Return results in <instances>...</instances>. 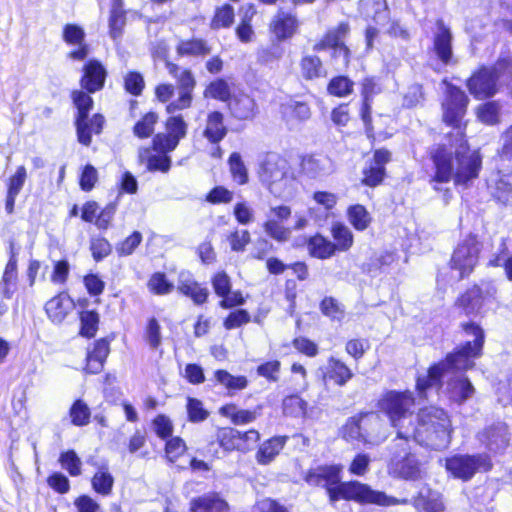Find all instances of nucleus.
Instances as JSON below:
<instances>
[{"mask_svg": "<svg viewBox=\"0 0 512 512\" xmlns=\"http://www.w3.org/2000/svg\"><path fill=\"white\" fill-rule=\"evenodd\" d=\"M458 142L454 153L443 143L434 145L427 152L434 170L429 177V183L435 191L440 190V184L450 181L455 186L467 188L480 176L483 168L480 150L472 149L467 137L458 139Z\"/></svg>", "mask_w": 512, "mask_h": 512, "instance_id": "7ed1b4c3", "label": "nucleus"}, {"mask_svg": "<svg viewBox=\"0 0 512 512\" xmlns=\"http://www.w3.org/2000/svg\"><path fill=\"white\" fill-rule=\"evenodd\" d=\"M224 317L222 325L225 330H234L252 321L250 313L243 308L235 307Z\"/></svg>", "mask_w": 512, "mask_h": 512, "instance_id": "052dcab7", "label": "nucleus"}, {"mask_svg": "<svg viewBox=\"0 0 512 512\" xmlns=\"http://www.w3.org/2000/svg\"><path fill=\"white\" fill-rule=\"evenodd\" d=\"M454 428L448 412L436 405L420 407L415 415L410 440L430 450L442 451L449 447Z\"/></svg>", "mask_w": 512, "mask_h": 512, "instance_id": "39448f33", "label": "nucleus"}, {"mask_svg": "<svg viewBox=\"0 0 512 512\" xmlns=\"http://www.w3.org/2000/svg\"><path fill=\"white\" fill-rule=\"evenodd\" d=\"M354 90V82L347 76L338 75L330 79L327 84V92L335 97H346Z\"/></svg>", "mask_w": 512, "mask_h": 512, "instance_id": "bf43d9fd", "label": "nucleus"}, {"mask_svg": "<svg viewBox=\"0 0 512 512\" xmlns=\"http://www.w3.org/2000/svg\"><path fill=\"white\" fill-rule=\"evenodd\" d=\"M187 451V445L180 436H171L165 440L164 454L167 461L175 463Z\"/></svg>", "mask_w": 512, "mask_h": 512, "instance_id": "69168bd1", "label": "nucleus"}, {"mask_svg": "<svg viewBox=\"0 0 512 512\" xmlns=\"http://www.w3.org/2000/svg\"><path fill=\"white\" fill-rule=\"evenodd\" d=\"M227 163L232 181L239 186L246 185L249 182V173L240 153L232 152Z\"/></svg>", "mask_w": 512, "mask_h": 512, "instance_id": "49530a36", "label": "nucleus"}, {"mask_svg": "<svg viewBox=\"0 0 512 512\" xmlns=\"http://www.w3.org/2000/svg\"><path fill=\"white\" fill-rule=\"evenodd\" d=\"M469 102L468 96L461 88L453 84L447 86L441 102V119L446 126L457 131V139L467 137L469 120L465 117Z\"/></svg>", "mask_w": 512, "mask_h": 512, "instance_id": "9d476101", "label": "nucleus"}, {"mask_svg": "<svg viewBox=\"0 0 512 512\" xmlns=\"http://www.w3.org/2000/svg\"><path fill=\"white\" fill-rule=\"evenodd\" d=\"M91 486L95 493L109 496L113 491L114 477L107 467L98 469L91 478Z\"/></svg>", "mask_w": 512, "mask_h": 512, "instance_id": "de8ad7c7", "label": "nucleus"}, {"mask_svg": "<svg viewBox=\"0 0 512 512\" xmlns=\"http://www.w3.org/2000/svg\"><path fill=\"white\" fill-rule=\"evenodd\" d=\"M58 462L71 477H78L82 474V461L75 450L68 449L62 451Z\"/></svg>", "mask_w": 512, "mask_h": 512, "instance_id": "13d9d810", "label": "nucleus"}, {"mask_svg": "<svg viewBox=\"0 0 512 512\" xmlns=\"http://www.w3.org/2000/svg\"><path fill=\"white\" fill-rule=\"evenodd\" d=\"M481 442L493 454H503L510 445V435L506 424H493L482 432Z\"/></svg>", "mask_w": 512, "mask_h": 512, "instance_id": "393cba45", "label": "nucleus"}, {"mask_svg": "<svg viewBox=\"0 0 512 512\" xmlns=\"http://www.w3.org/2000/svg\"><path fill=\"white\" fill-rule=\"evenodd\" d=\"M416 404L414 393L409 389H385L376 399V412L384 416L389 425L397 431L402 423L412 415Z\"/></svg>", "mask_w": 512, "mask_h": 512, "instance_id": "0eeeda50", "label": "nucleus"}, {"mask_svg": "<svg viewBox=\"0 0 512 512\" xmlns=\"http://www.w3.org/2000/svg\"><path fill=\"white\" fill-rule=\"evenodd\" d=\"M437 30L434 35V51L439 60L443 63H448L452 60V33L450 29L445 26L442 20L436 23Z\"/></svg>", "mask_w": 512, "mask_h": 512, "instance_id": "2f4dec72", "label": "nucleus"}, {"mask_svg": "<svg viewBox=\"0 0 512 512\" xmlns=\"http://www.w3.org/2000/svg\"><path fill=\"white\" fill-rule=\"evenodd\" d=\"M228 103L232 116L241 121L253 119L258 112L254 98L245 93L234 96Z\"/></svg>", "mask_w": 512, "mask_h": 512, "instance_id": "473e14b6", "label": "nucleus"}, {"mask_svg": "<svg viewBox=\"0 0 512 512\" xmlns=\"http://www.w3.org/2000/svg\"><path fill=\"white\" fill-rule=\"evenodd\" d=\"M412 505L416 512H444L445 510L441 495L433 493L430 489L427 495L417 493L412 498Z\"/></svg>", "mask_w": 512, "mask_h": 512, "instance_id": "a19ab883", "label": "nucleus"}, {"mask_svg": "<svg viewBox=\"0 0 512 512\" xmlns=\"http://www.w3.org/2000/svg\"><path fill=\"white\" fill-rule=\"evenodd\" d=\"M210 284L216 297L218 306L224 310L241 307L246 303V297L241 290L232 289V279L225 270H218L210 277Z\"/></svg>", "mask_w": 512, "mask_h": 512, "instance_id": "a211bd4d", "label": "nucleus"}, {"mask_svg": "<svg viewBox=\"0 0 512 512\" xmlns=\"http://www.w3.org/2000/svg\"><path fill=\"white\" fill-rule=\"evenodd\" d=\"M226 240L231 251L237 253L244 252L251 242V234L247 229L235 228L226 235Z\"/></svg>", "mask_w": 512, "mask_h": 512, "instance_id": "338daca9", "label": "nucleus"}, {"mask_svg": "<svg viewBox=\"0 0 512 512\" xmlns=\"http://www.w3.org/2000/svg\"><path fill=\"white\" fill-rule=\"evenodd\" d=\"M213 376L215 383L225 388L229 396L246 389L249 385L248 378L245 375H232L225 369L215 370Z\"/></svg>", "mask_w": 512, "mask_h": 512, "instance_id": "4c0bfd02", "label": "nucleus"}, {"mask_svg": "<svg viewBox=\"0 0 512 512\" xmlns=\"http://www.w3.org/2000/svg\"><path fill=\"white\" fill-rule=\"evenodd\" d=\"M375 420L374 411H359L345 420L339 428V437L347 443L370 444L372 434L375 432L373 427Z\"/></svg>", "mask_w": 512, "mask_h": 512, "instance_id": "2eb2a0df", "label": "nucleus"}, {"mask_svg": "<svg viewBox=\"0 0 512 512\" xmlns=\"http://www.w3.org/2000/svg\"><path fill=\"white\" fill-rule=\"evenodd\" d=\"M306 247L309 256L319 260L330 259L336 254L332 241L321 233H315L308 237Z\"/></svg>", "mask_w": 512, "mask_h": 512, "instance_id": "f704fd0d", "label": "nucleus"}, {"mask_svg": "<svg viewBox=\"0 0 512 512\" xmlns=\"http://www.w3.org/2000/svg\"><path fill=\"white\" fill-rule=\"evenodd\" d=\"M204 98H212L220 102L231 101V87L224 78H217L211 81L203 91Z\"/></svg>", "mask_w": 512, "mask_h": 512, "instance_id": "09e8293b", "label": "nucleus"}, {"mask_svg": "<svg viewBox=\"0 0 512 512\" xmlns=\"http://www.w3.org/2000/svg\"><path fill=\"white\" fill-rule=\"evenodd\" d=\"M126 24L125 11L122 0H113L109 17L110 35L113 39L121 36L122 30Z\"/></svg>", "mask_w": 512, "mask_h": 512, "instance_id": "864d4df0", "label": "nucleus"}, {"mask_svg": "<svg viewBox=\"0 0 512 512\" xmlns=\"http://www.w3.org/2000/svg\"><path fill=\"white\" fill-rule=\"evenodd\" d=\"M342 466L322 464L310 467L303 475V481L310 487L325 489L330 503L340 500L353 501L360 505L382 507L407 505L406 498H396L383 491L373 490L368 484L357 480L341 481Z\"/></svg>", "mask_w": 512, "mask_h": 512, "instance_id": "f257e3e1", "label": "nucleus"}, {"mask_svg": "<svg viewBox=\"0 0 512 512\" xmlns=\"http://www.w3.org/2000/svg\"><path fill=\"white\" fill-rule=\"evenodd\" d=\"M78 318L80 322L78 334L86 339L94 338L99 329V313L94 309L82 310L79 312Z\"/></svg>", "mask_w": 512, "mask_h": 512, "instance_id": "c03bdc74", "label": "nucleus"}, {"mask_svg": "<svg viewBox=\"0 0 512 512\" xmlns=\"http://www.w3.org/2000/svg\"><path fill=\"white\" fill-rule=\"evenodd\" d=\"M477 119L488 126L500 122V105L497 101H487L477 106L475 110Z\"/></svg>", "mask_w": 512, "mask_h": 512, "instance_id": "3c124183", "label": "nucleus"}, {"mask_svg": "<svg viewBox=\"0 0 512 512\" xmlns=\"http://www.w3.org/2000/svg\"><path fill=\"white\" fill-rule=\"evenodd\" d=\"M330 234L333 238L332 245L336 253L349 251L354 244L352 231L343 222L336 221L330 227Z\"/></svg>", "mask_w": 512, "mask_h": 512, "instance_id": "ea45409f", "label": "nucleus"}, {"mask_svg": "<svg viewBox=\"0 0 512 512\" xmlns=\"http://www.w3.org/2000/svg\"><path fill=\"white\" fill-rule=\"evenodd\" d=\"M72 307V300L66 293H58L45 303V312L54 323L65 320Z\"/></svg>", "mask_w": 512, "mask_h": 512, "instance_id": "72a5a7b5", "label": "nucleus"}, {"mask_svg": "<svg viewBox=\"0 0 512 512\" xmlns=\"http://www.w3.org/2000/svg\"><path fill=\"white\" fill-rule=\"evenodd\" d=\"M324 170L321 159L317 158L315 154H304L299 159V173L310 179L320 177Z\"/></svg>", "mask_w": 512, "mask_h": 512, "instance_id": "5fc2aeb1", "label": "nucleus"}, {"mask_svg": "<svg viewBox=\"0 0 512 512\" xmlns=\"http://www.w3.org/2000/svg\"><path fill=\"white\" fill-rule=\"evenodd\" d=\"M68 415L70 417V423L76 427H83L91 421V409L83 399H76L72 402Z\"/></svg>", "mask_w": 512, "mask_h": 512, "instance_id": "8fccbe9b", "label": "nucleus"}, {"mask_svg": "<svg viewBox=\"0 0 512 512\" xmlns=\"http://www.w3.org/2000/svg\"><path fill=\"white\" fill-rule=\"evenodd\" d=\"M493 462L487 454H454L445 459L447 473L463 482L470 481L477 472H489Z\"/></svg>", "mask_w": 512, "mask_h": 512, "instance_id": "4468645a", "label": "nucleus"}, {"mask_svg": "<svg viewBox=\"0 0 512 512\" xmlns=\"http://www.w3.org/2000/svg\"><path fill=\"white\" fill-rule=\"evenodd\" d=\"M472 283L460 291L453 301V308L461 316L477 317L483 315L486 303L496 301L498 289L494 281L489 280L482 283Z\"/></svg>", "mask_w": 512, "mask_h": 512, "instance_id": "1a4fd4ad", "label": "nucleus"}, {"mask_svg": "<svg viewBox=\"0 0 512 512\" xmlns=\"http://www.w3.org/2000/svg\"><path fill=\"white\" fill-rule=\"evenodd\" d=\"M319 308L324 316L333 321H341L345 317V307L332 296H325L320 301Z\"/></svg>", "mask_w": 512, "mask_h": 512, "instance_id": "e2e57ef3", "label": "nucleus"}, {"mask_svg": "<svg viewBox=\"0 0 512 512\" xmlns=\"http://www.w3.org/2000/svg\"><path fill=\"white\" fill-rule=\"evenodd\" d=\"M459 330L464 336H472L473 339L457 345L440 361L432 363L427 368L425 376H418L416 378L415 391L419 397L426 398L427 391L433 387L441 389L443 377L446 373L473 369L475 367V360L483 356L486 332L482 325L472 319H468L459 324Z\"/></svg>", "mask_w": 512, "mask_h": 512, "instance_id": "f03ea898", "label": "nucleus"}, {"mask_svg": "<svg viewBox=\"0 0 512 512\" xmlns=\"http://www.w3.org/2000/svg\"><path fill=\"white\" fill-rule=\"evenodd\" d=\"M176 290L179 295L191 300L196 306H203L209 301L210 292L208 288L188 271L179 273Z\"/></svg>", "mask_w": 512, "mask_h": 512, "instance_id": "412c9836", "label": "nucleus"}, {"mask_svg": "<svg viewBox=\"0 0 512 512\" xmlns=\"http://www.w3.org/2000/svg\"><path fill=\"white\" fill-rule=\"evenodd\" d=\"M288 160L277 153H268L261 161L258 177L260 182L273 192V186L285 179L288 174Z\"/></svg>", "mask_w": 512, "mask_h": 512, "instance_id": "aec40b11", "label": "nucleus"}, {"mask_svg": "<svg viewBox=\"0 0 512 512\" xmlns=\"http://www.w3.org/2000/svg\"><path fill=\"white\" fill-rule=\"evenodd\" d=\"M393 161V153L387 147H371L365 155L361 169L360 185L375 189L385 184L388 178L387 166Z\"/></svg>", "mask_w": 512, "mask_h": 512, "instance_id": "f8f14e48", "label": "nucleus"}, {"mask_svg": "<svg viewBox=\"0 0 512 512\" xmlns=\"http://www.w3.org/2000/svg\"><path fill=\"white\" fill-rule=\"evenodd\" d=\"M354 377L353 371L341 359L330 357L324 378L337 386H345Z\"/></svg>", "mask_w": 512, "mask_h": 512, "instance_id": "c9c22d12", "label": "nucleus"}, {"mask_svg": "<svg viewBox=\"0 0 512 512\" xmlns=\"http://www.w3.org/2000/svg\"><path fill=\"white\" fill-rule=\"evenodd\" d=\"M187 419L191 423H201L208 419L210 412L204 407L203 402L195 397L186 399Z\"/></svg>", "mask_w": 512, "mask_h": 512, "instance_id": "680f3d73", "label": "nucleus"}, {"mask_svg": "<svg viewBox=\"0 0 512 512\" xmlns=\"http://www.w3.org/2000/svg\"><path fill=\"white\" fill-rule=\"evenodd\" d=\"M112 340L113 336L101 337L87 348L83 367L85 373L98 374L103 370L111 351Z\"/></svg>", "mask_w": 512, "mask_h": 512, "instance_id": "5701e85b", "label": "nucleus"}, {"mask_svg": "<svg viewBox=\"0 0 512 512\" xmlns=\"http://www.w3.org/2000/svg\"><path fill=\"white\" fill-rule=\"evenodd\" d=\"M411 440L404 431H397L388 447V467L391 473L402 480L418 481L422 479L424 470L421 460L413 451Z\"/></svg>", "mask_w": 512, "mask_h": 512, "instance_id": "423d86ee", "label": "nucleus"}, {"mask_svg": "<svg viewBox=\"0 0 512 512\" xmlns=\"http://www.w3.org/2000/svg\"><path fill=\"white\" fill-rule=\"evenodd\" d=\"M218 412L235 426L247 425L255 422L261 415L262 405H257L253 409H240L236 403L229 402L222 405Z\"/></svg>", "mask_w": 512, "mask_h": 512, "instance_id": "cd10ccee", "label": "nucleus"}, {"mask_svg": "<svg viewBox=\"0 0 512 512\" xmlns=\"http://www.w3.org/2000/svg\"><path fill=\"white\" fill-rule=\"evenodd\" d=\"M228 127L225 124V116L219 110L209 111L206 116L202 136L210 144H220L228 134Z\"/></svg>", "mask_w": 512, "mask_h": 512, "instance_id": "bb28decb", "label": "nucleus"}, {"mask_svg": "<svg viewBox=\"0 0 512 512\" xmlns=\"http://www.w3.org/2000/svg\"><path fill=\"white\" fill-rule=\"evenodd\" d=\"M495 67L479 66L467 79L466 86L474 99L486 100L497 93L499 74Z\"/></svg>", "mask_w": 512, "mask_h": 512, "instance_id": "6ab92c4d", "label": "nucleus"}, {"mask_svg": "<svg viewBox=\"0 0 512 512\" xmlns=\"http://www.w3.org/2000/svg\"><path fill=\"white\" fill-rule=\"evenodd\" d=\"M27 179V170L24 165L16 168L6 181L5 210L7 214H13L15 211L16 198L22 191Z\"/></svg>", "mask_w": 512, "mask_h": 512, "instance_id": "c85d7f7f", "label": "nucleus"}, {"mask_svg": "<svg viewBox=\"0 0 512 512\" xmlns=\"http://www.w3.org/2000/svg\"><path fill=\"white\" fill-rule=\"evenodd\" d=\"M349 25L341 22L335 29L330 30L323 40L316 44L315 51L330 55V60L347 64L350 61V51L343 40L349 33Z\"/></svg>", "mask_w": 512, "mask_h": 512, "instance_id": "f3484780", "label": "nucleus"}, {"mask_svg": "<svg viewBox=\"0 0 512 512\" xmlns=\"http://www.w3.org/2000/svg\"><path fill=\"white\" fill-rule=\"evenodd\" d=\"M260 439V432L255 428L241 431L234 426H218L210 444L217 445L224 454H247L254 450Z\"/></svg>", "mask_w": 512, "mask_h": 512, "instance_id": "9b49d317", "label": "nucleus"}, {"mask_svg": "<svg viewBox=\"0 0 512 512\" xmlns=\"http://www.w3.org/2000/svg\"><path fill=\"white\" fill-rule=\"evenodd\" d=\"M360 8L367 17H371L377 23L386 21L388 17L385 0H361Z\"/></svg>", "mask_w": 512, "mask_h": 512, "instance_id": "4d7b16f0", "label": "nucleus"}, {"mask_svg": "<svg viewBox=\"0 0 512 512\" xmlns=\"http://www.w3.org/2000/svg\"><path fill=\"white\" fill-rule=\"evenodd\" d=\"M163 131L156 133L147 146L138 149L137 161L149 172L168 173L172 167L169 155L187 136L188 123L180 114H169L163 122Z\"/></svg>", "mask_w": 512, "mask_h": 512, "instance_id": "20e7f679", "label": "nucleus"}, {"mask_svg": "<svg viewBox=\"0 0 512 512\" xmlns=\"http://www.w3.org/2000/svg\"><path fill=\"white\" fill-rule=\"evenodd\" d=\"M346 216L349 223L356 231H364L372 223V217L363 204H353L348 206Z\"/></svg>", "mask_w": 512, "mask_h": 512, "instance_id": "a18cd8bd", "label": "nucleus"}, {"mask_svg": "<svg viewBox=\"0 0 512 512\" xmlns=\"http://www.w3.org/2000/svg\"><path fill=\"white\" fill-rule=\"evenodd\" d=\"M146 287L153 296H166L171 294L176 286L164 271H155L147 279Z\"/></svg>", "mask_w": 512, "mask_h": 512, "instance_id": "37998d69", "label": "nucleus"}, {"mask_svg": "<svg viewBox=\"0 0 512 512\" xmlns=\"http://www.w3.org/2000/svg\"><path fill=\"white\" fill-rule=\"evenodd\" d=\"M297 19L294 15L279 12L271 23V29L279 40L290 38L296 31Z\"/></svg>", "mask_w": 512, "mask_h": 512, "instance_id": "79ce46f5", "label": "nucleus"}, {"mask_svg": "<svg viewBox=\"0 0 512 512\" xmlns=\"http://www.w3.org/2000/svg\"><path fill=\"white\" fill-rule=\"evenodd\" d=\"M486 189L495 204L512 209V172H498L496 177L486 180Z\"/></svg>", "mask_w": 512, "mask_h": 512, "instance_id": "b1692460", "label": "nucleus"}, {"mask_svg": "<svg viewBox=\"0 0 512 512\" xmlns=\"http://www.w3.org/2000/svg\"><path fill=\"white\" fill-rule=\"evenodd\" d=\"M117 210V202H109L99 209L94 200L86 201L81 208V219L86 223H93L99 230L106 231L113 221Z\"/></svg>", "mask_w": 512, "mask_h": 512, "instance_id": "4be33fe9", "label": "nucleus"}, {"mask_svg": "<svg viewBox=\"0 0 512 512\" xmlns=\"http://www.w3.org/2000/svg\"><path fill=\"white\" fill-rule=\"evenodd\" d=\"M289 437L273 436L266 439L257 449L255 459L260 465L270 464L284 449Z\"/></svg>", "mask_w": 512, "mask_h": 512, "instance_id": "7c9ffc66", "label": "nucleus"}, {"mask_svg": "<svg viewBox=\"0 0 512 512\" xmlns=\"http://www.w3.org/2000/svg\"><path fill=\"white\" fill-rule=\"evenodd\" d=\"M71 99L76 108L74 125L78 142L83 146H90L93 135H100L105 125V117L101 113H94L89 117L93 109L94 101L83 90H73Z\"/></svg>", "mask_w": 512, "mask_h": 512, "instance_id": "6e6552de", "label": "nucleus"}, {"mask_svg": "<svg viewBox=\"0 0 512 512\" xmlns=\"http://www.w3.org/2000/svg\"><path fill=\"white\" fill-rule=\"evenodd\" d=\"M106 79L104 66H84V73L80 79V84L84 92L95 93L101 90Z\"/></svg>", "mask_w": 512, "mask_h": 512, "instance_id": "58836bf2", "label": "nucleus"}, {"mask_svg": "<svg viewBox=\"0 0 512 512\" xmlns=\"http://www.w3.org/2000/svg\"><path fill=\"white\" fill-rule=\"evenodd\" d=\"M284 415L290 417H305L308 410V403L298 394H290L282 400Z\"/></svg>", "mask_w": 512, "mask_h": 512, "instance_id": "6e6d98bb", "label": "nucleus"}, {"mask_svg": "<svg viewBox=\"0 0 512 512\" xmlns=\"http://www.w3.org/2000/svg\"><path fill=\"white\" fill-rule=\"evenodd\" d=\"M143 236L139 231H133L130 235L116 244L115 250L119 257L132 255L141 244Z\"/></svg>", "mask_w": 512, "mask_h": 512, "instance_id": "774afa93", "label": "nucleus"}, {"mask_svg": "<svg viewBox=\"0 0 512 512\" xmlns=\"http://www.w3.org/2000/svg\"><path fill=\"white\" fill-rule=\"evenodd\" d=\"M281 366L282 364L278 359L266 360L256 367V374L268 383H277L280 379Z\"/></svg>", "mask_w": 512, "mask_h": 512, "instance_id": "0e129e2a", "label": "nucleus"}, {"mask_svg": "<svg viewBox=\"0 0 512 512\" xmlns=\"http://www.w3.org/2000/svg\"><path fill=\"white\" fill-rule=\"evenodd\" d=\"M168 67L170 75L176 79L180 90L178 98L165 106L167 114H174L192 107L196 80L189 69H184L181 66Z\"/></svg>", "mask_w": 512, "mask_h": 512, "instance_id": "dca6fc26", "label": "nucleus"}, {"mask_svg": "<svg viewBox=\"0 0 512 512\" xmlns=\"http://www.w3.org/2000/svg\"><path fill=\"white\" fill-rule=\"evenodd\" d=\"M480 242L474 233H468L453 249L448 266L458 272V279L470 277L479 263Z\"/></svg>", "mask_w": 512, "mask_h": 512, "instance_id": "ddd939ff", "label": "nucleus"}, {"mask_svg": "<svg viewBox=\"0 0 512 512\" xmlns=\"http://www.w3.org/2000/svg\"><path fill=\"white\" fill-rule=\"evenodd\" d=\"M85 33L83 29L74 24H67L63 30V38L66 43L79 46L77 49L69 52V58L72 61H85L89 54V49L84 44Z\"/></svg>", "mask_w": 512, "mask_h": 512, "instance_id": "c756f323", "label": "nucleus"}, {"mask_svg": "<svg viewBox=\"0 0 512 512\" xmlns=\"http://www.w3.org/2000/svg\"><path fill=\"white\" fill-rule=\"evenodd\" d=\"M18 266L5 265L0 280V292L3 299L10 300L17 290Z\"/></svg>", "mask_w": 512, "mask_h": 512, "instance_id": "603ef678", "label": "nucleus"}, {"mask_svg": "<svg viewBox=\"0 0 512 512\" xmlns=\"http://www.w3.org/2000/svg\"><path fill=\"white\" fill-rule=\"evenodd\" d=\"M189 512H230V506L219 492L211 491L192 498Z\"/></svg>", "mask_w": 512, "mask_h": 512, "instance_id": "a878e982", "label": "nucleus"}, {"mask_svg": "<svg viewBox=\"0 0 512 512\" xmlns=\"http://www.w3.org/2000/svg\"><path fill=\"white\" fill-rule=\"evenodd\" d=\"M159 122V114L154 110L143 113L132 126L133 135L140 140L153 138L155 128Z\"/></svg>", "mask_w": 512, "mask_h": 512, "instance_id": "e433bc0d", "label": "nucleus"}]
</instances>
